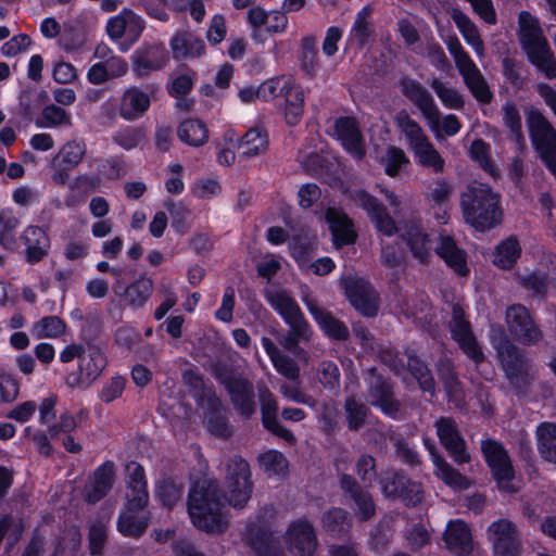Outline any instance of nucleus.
<instances>
[{
    "instance_id": "obj_1",
    "label": "nucleus",
    "mask_w": 556,
    "mask_h": 556,
    "mask_svg": "<svg viewBox=\"0 0 556 556\" xmlns=\"http://www.w3.org/2000/svg\"><path fill=\"white\" fill-rule=\"evenodd\" d=\"M188 514L192 525L206 533H222L227 528L218 484L214 480L195 481L188 494Z\"/></svg>"
},
{
    "instance_id": "obj_2",
    "label": "nucleus",
    "mask_w": 556,
    "mask_h": 556,
    "mask_svg": "<svg viewBox=\"0 0 556 556\" xmlns=\"http://www.w3.org/2000/svg\"><path fill=\"white\" fill-rule=\"evenodd\" d=\"M465 222L478 231L490 230L503 220L500 193L482 182L472 181L460 193Z\"/></svg>"
},
{
    "instance_id": "obj_3",
    "label": "nucleus",
    "mask_w": 556,
    "mask_h": 556,
    "mask_svg": "<svg viewBox=\"0 0 556 556\" xmlns=\"http://www.w3.org/2000/svg\"><path fill=\"white\" fill-rule=\"evenodd\" d=\"M267 301L283 318L289 330L278 337L279 344L293 354L301 350L299 343L311 338V328L294 298L286 290L267 293Z\"/></svg>"
},
{
    "instance_id": "obj_4",
    "label": "nucleus",
    "mask_w": 556,
    "mask_h": 556,
    "mask_svg": "<svg viewBox=\"0 0 556 556\" xmlns=\"http://www.w3.org/2000/svg\"><path fill=\"white\" fill-rule=\"evenodd\" d=\"M491 343L509 384L518 393L522 392L534 379L532 361L504 331L494 333L491 337Z\"/></svg>"
},
{
    "instance_id": "obj_5",
    "label": "nucleus",
    "mask_w": 556,
    "mask_h": 556,
    "mask_svg": "<svg viewBox=\"0 0 556 556\" xmlns=\"http://www.w3.org/2000/svg\"><path fill=\"white\" fill-rule=\"evenodd\" d=\"M395 122L401 131L405 135L408 147L414 153L417 163L433 174H441L445 168V161L434 148L421 126L413 119L408 113L402 111Z\"/></svg>"
},
{
    "instance_id": "obj_6",
    "label": "nucleus",
    "mask_w": 556,
    "mask_h": 556,
    "mask_svg": "<svg viewBox=\"0 0 556 556\" xmlns=\"http://www.w3.org/2000/svg\"><path fill=\"white\" fill-rule=\"evenodd\" d=\"M445 45L454 59L455 66L463 77L465 85L472 96L481 103H490L493 96L489 85L480 70L463 48L459 39L456 36H448L445 39Z\"/></svg>"
},
{
    "instance_id": "obj_7",
    "label": "nucleus",
    "mask_w": 556,
    "mask_h": 556,
    "mask_svg": "<svg viewBox=\"0 0 556 556\" xmlns=\"http://www.w3.org/2000/svg\"><path fill=\"white\" fill-rule=\"evenodd\" d=\"M399 88L401 93L420 111L435 138H440L441 113L428 89L421 83L408 76L399 80Z\"/></svg>"
},
{
    "instance_id": "obj_8",
    "label": "nucleus",
    "mask_w": 556,
    "mask_h": 556,
    "mask_svg": "<svg viewBox=\"0 0 556 556\" xmlns=\"http://www.w3.org/2000/svg\"><path fill=\"white\" fill-rule=\"evenodd\" d=\"M505 321L511 338L522 345H536L544 338L543 330L522 304L509 305L505 312Z\"/></svg>"
},
{
    "instance_id": "obj_9",
    "label": "nucleus",
    "mask_w": 556,
    "mask_h": 556,
    "mask_svg": "<svg viewBox=\"0 0 556 556\" xmlns=\"http://www.w3.org/2000/svg\"><path fill=\"white\" fill-rule=\"evenodd\" d=\"M108 362L102 349L94 344H87L78 359V370L66 377V384L74 389H87L102 374Z\"/></svg>"
},
{
    "instance_id": "obj_10",
    "label": "nucleus",
    "mask_w": 556,
    "mask_h": 556,
    "mask_svg": "<svg viewBox=\"0 0 556 556\" xmlns=\"http://www.w3.org/2000/svg\"><path fill=\"white\" fill-rule=\"evenodd\" d=\"M339 485L358 521H369L376 516L377 505L372 494L361 485L355 477L340 473Z\"/></svg>"
},
{
    "instance_id": "obj_11",
    "label": "nucleus",
    "mask_w": 556,
    "mask_h": 556,
    "mask_svg": "<svg viewBox=\"0 0 556 556\" xmlns=\"http://www.w3.org/2000/svg\"><path fill=\"white\" fill-rule=\"evenodd\" d=\"M366 383V401L371 406L380 408L383 414L394 417L401 408V403L395 397L394 386L391 380L379 375L376 368H370Z\"/></svg>"
},
{
    "instance_id": "obj_12",
    "label": "nucleus",
    "mask_w": 556,
    "mask_h": 556,
    "mask_svg": "<svg viewBox=\"0 0 556 556\" xmlns=\"http://www.w3.org/2000/svg\"><path fill=\"white\" fill-rule=\"evenodd\" d=\"M495 556H519L521 549L520 533L509 519L493 521L486 530Z\"/></svg>"
},
{
    "instance_id": "obj_13",
    "label": "nucleus",
    "mask_w": 556,
    "mask_h": 556,
    "mask_svg": "<svg viewBox=\"0 0 556 556\" xmlns=\"http://www.w3.org/2000/svg\"><path fill=\"white\" fill-rule=\"evenodd\" d=\"M262 526L257 531L254 528L249 529L250 545L256 556H286L278 538L266 527L275 518V509L271 505H266L260 510Z\"/></svg>"
},
{
    "instance_id": "obj_14",
    "label": "nucleus",
    "mask_w": 556,
    "mask_h": 556,
    "mask_svg": "<svg viewBox=\"0 0 556 556\" xmlns=\"http://www.w3.org/2000/svg\"><path fill=\"white\" fill-rule=\"evenodd\" d=\"M450 329L454 340L457 341L463 352L476 364L484 361L485 356L478 344L469 321L465 319V312L459 304L452 306V319Z\"/></svg>"
},
{
    "instance_id": "obj_15",
    "label": "nucleus",
    "mask_w": 556,
    "mask_h": 556,
    "mask_svg": "<svg viewBox=\"0 0 556 556\" xmlns=\"http://www.w3.org/2000/svg\"><path fill=\"white\" fill-rule=\"evenodd\" d=\"M285 541L288 548L299 556H313L318 546L315 527L306 517H301L289 525Z\"/></svg>"
},
{
    "instance_id": "obj_16",
    "label": "nucleus",
    "mask_w": 556,
    "mask_h": 556,
    "mask_svg": "<svg viewBox=\"0 0 556 556\" xmlns=\"http://www.w3.org/2000/svg\"><path fill=\"white\" fill-rule=\"evenodd\" d=\"M345 294L356 311L366 317H374L378 312V293L371 285L361 278L346 277L342 280Z\"/></svg>"
},
{
    "instance_id": "obj_17",
    "label": "nucleus",
    "mask_w": 556,
    "mask_h": 556,
    "mask_svg": "<svg viewBox=\"0 0 556 556\" xmlns=\"http://www.w3.org/2000/svg\"><path fill=\"white\" fill-rule=\"evenodd\" d=\"M435 428L440 443L447 451L452 459L456 464L468 463L470 455L456 421L451 417H441L435 421Z\"/></svg>"
},
{
    "instance_id": "obj_18",
    "label": "nucleus",
    "mask_w": 556,
    "mask_h": 556,
    "mask_svg": "<svg viewBox=\"0 0 556 556\" xmlns=\"http://www.w3.org/2000/svg\"><path fill=\"white\" fill-rule=\"evenodd\" d=\"M131 60L132 72L141 78L163 68L168 61V53L163 43H144L134 52Z\"/></svg>"
},
{
    "instance_id": "obj_19",
    "label": "nucleus",
    "mask_w": 556,
    "mask_h": 556,
    "mask_svg": "<svg viewBox=\"0 0 556 556\" xmlns=\"http://www.w3.org/2000/svg\"><path fill=\"white\" fill-rule=\"evenodd\" d=\"M260 404L264 428L287 443L294 444L295 437L289 429L283 427L278 419V403L276 397L265 387L260 390Z\"/></svg>"
},
{
    "instance_id": "obj_20",
    "label": "nucleus",
    "mask_w": 556,
    "mask_h": 556,
    "mask_svg": "<svg viewBox=\"0 0 556 556\" xmlns=\"http://www.w3.org/2000/svg\"><path fill=\"white\" fill-rule=\"evenodd\" d=\"M481 452L498 481H509L514 478V469L504 445L493 439L481 442Z\"/></svg>"
},
{
    "instance_id": "obj_21",
    "label": "nucleus",
    "mask_w": 556,
    "mask_h": 556,
    "mask_svg": "<svg viewBox=\"0 0 556 556\" xmlns=\"http://www.w3.org/2000/svg\"><path fill=\"white\" fill-rule=\"evenodd\" d=\"M355 200L367 212L379 232L391 237L397 231L394 219L377 198L365 190H359L355 193Z\"/></svg>"
},
{
    "instance_id": "obj_22",
    "label": "nucleus",
    "mask_w": 556,
    "mask_h": 556,
    "mask_svg": "<svg viewBox=\"0 0 556 556\" xmlns=\"http://www.w3.org/2000/svg\"><path fill=\"white\" fill-rule=\"evenodd\" d=\"M333 127L334 134L344 149L356 160H362L366 154V149L356 119L350 116L339 117Z\"/></svg>"
},
{
    "instance_id": "obj_23",
    "label": "nucleus",
    "mask_w": 556,
    "mask_h": 556,
    "mask_svg": "<svg viewBox=\"0 0 556 556\" xmlns=\"http://www.w3.org/2000/svg\"><path fill=\"white\" fill-rule=\"evenodd\" d=\"M326 222L332 235L333 244L337 248L353 244L357 239L354 224L348 214L337 207H328L325 212Z\"/></svg>"
},
{
    "instance_id": "obj_24",
    "label": "nucleus",
    "mask_w": 556,
    "mask_h": 556,
    "mask_svg": "<svg viewBox=\"0 0 556 556\" xmlns=\"http://www.w3.org/2000/svg\"><path fill=\"white\" fill-rule=\"evenodd\" d=\"M115 479V466L113 462H105L96 469L89 483L85 486L84 500L89 504L101 501L113 488Z\"/></svg>"
},
{
    "instance_id": "obj_25",
    "label": "nucleus",
    "mask_w": 556,
    "mask_h": 556,
    "mask_svg": "<svg viewBox=\"0 0 556 556\" xmlns=\"http://www.w3.org/2000/svg\"><path fill=\"white\" fill-rule=\"evenodd\" d=\"M303 302L316 323L328 337L342 341L349 338L348 327L341 320L337 319L330 312L320 307L317 301L309 294H305L303 296Z\"/></svg>"
},
{
    "instance_id": "obj_26",
    "label": "nucleus",
    "mask_w": 556,
    "mask_h": 556,
    "mask_svg": "<svg viewBox=\"0 0 556 556\" xmlns=\"http://www.w3.org/2000/svg\"><path fill=\"white\" fill-rule=\"evenodd\" d=\"M21 240L25 245V261L28 264H37L48 256L50 238L41 227H26L21 236Z\"/></svg>"
},
{
    "instance_id": "obj_27",
    "label": "nucleus",
    "mask_w": 556,
    "mask_h": 556,
    "mask_svg": "<svg viewBox=\"0 0 556 556\" xmlns=\"http://www.w3.org/2000/svg\"><path fill=\"white\" fill-rule=\"evenodd\" d=\"M151 104L150 96L139 87L127 88L119 101L118 113L122 118L128 122L142 117Z\"/></svg>"
},
{
    "instance_id": "obj_28",
    "label": "nucleus",
    "mask_w": 556,
    "mask_h": 556,
    "mask_svg": "<svg viewBox=\"0 0 556 556\" xmlns=\"http://www.w3.org/2000/svg\"><path fill=\"white\" fill-rule=\"evenodd\" d=\"M519 42L526 53L548 43L543 35L539 20L528 11L518 14Z\"/></svg>"
},
{
    "instance_id": "obj_29",
    "label": "nucleus",
    "mask_w": 556,
    "mask_h": 556,
    "mask_svg": "<svg viewBox=\"0 0 556 556\" xmlns=\"http://www.w3.org/2000/svg\"><path fill=\"white\" fill-rule=\"evenodd\" d=\"M443 539L446 547L456 556H469L473 549L471 532L462 520L450 521Z\"/></svg>"
},
{
    "instance_id": "obj_30",
    "label": "nucleus",
    "mask_w": 556,
    "mask_h": 556,
    "mask_svg": "<svg viewBox=\"0 0 556 556\" xmlns=\"http://www.w3.org/2000/svg\"><path fill=\"white\" fill-rule=\"evenodd\" d=\"M402 239L407 243L415 258L427 263L431 256L428 235L417 220L406 222L403 226Z\"/></svg>"
},
{
    "instance_id": "obj_31",
    "label": "nucleus",
    "mask_w": 556,
    "mask_h": 556,
    "mask_svg": "<svg viewBox=\"0 0 556 556\" xmlns=\"http://www.w3.org/2000/svg\"><path fill=\"white\" fill-rule=\"evenodd\" d=\"M435 253L451 267L457 275L466 276L469 271L466 262V252L460 249L456 241L448 235H440Z\"/></svg>"
},
{
    "instance_id": "obj_32",
    "label": "nucleus",
    "mask_w": 556,
    "mask_h": 556,
    "mask_svg": "<svg viewBox=\"0 0 556 556\" xmlns=\"http://www.w3.org/2000/svg\"><path fill=\"white\" fill-rule=\"evenodd\" d=\"M243 477V459L235 456L226 465L225 496L233 507H243V496L240 489V481Z\"/></svg>"
},
{
    "instance_id": "obj_33",
    "label": "nucleus",
    "mask_w": 556,
    "mask_h": 556,
    "mask_svg": "<svg viewBox=\"0 0 556 556\" xmlns=\"http://www.w3.org/2000/svg\"><path fill=\"white\" fill-rule=\"evenodd\" d=\"M432 462L435 466V475L443 480V482L452 488L465 490L469 486L468 479L459 471L454 469L437 451L435 446L428 440L425 441Z\"/></svg>"
},
{
    "instance_id": "obj_34",
    "label": "nucleus",
    "mask_w": 556,
    "mask_h": 556,
    "mask_svg": "<svg viewBox=\"0 0 556 556\" xmlns=\"http://www.w3.org/2000/svg\"><path fill=\"white\" fill-rule=\"evenodd\" d=\"M323 530L332 538L346 535L352 528V517L342 507H331L320 518Z\"/></svg>"
},
{
    "instance_id": "obj_35",
    "label": "nucleus",
    "mask_w": 556,
    "mask_h": 556,
    "mask_svg": "<svg viewBox=\"0 0 556 556\" xmlns=\"http://www.w3.org/2000/svg\"><path fill=\"white\" fill-rule=\"evenodd\" d=\"M170 48L175 59L199 56L204 52V42L190 31H179L170 39Z\"/></svg>"
},
{
    "instance_id": "obj_36",
    "label": "nucleus",
    "mask_w": 556,
    "mask_h": 556,
    "mask_svg": "<svg viewBox=\"0 0 556 556\" xmlns=\"http://www.w3.org/2000/svg\"><path fill=\"white\" fill-rule=\"evenodd\" d=\"M142 20L130 10H123L118 15L109 20L106 31L112 39L122 38L127 30L138 36L143 30Z\"/></svg>"
},
{
    "instance_id": "obj_37",
    "label": "nucleus",
    "mask_w": 556,
    "mask_h": 556,
    "mask_svg": "<svg viewBox=\"0 0 556 556\" xmlns=\"http://www.w3.org/2000/svg\"><path fill=\"white\" fill-rule=\"evenodd\" d=\"M281 96L285 98V117L289 125L300 123L304 112V91L301 86L295 85L291 79Z\"/></svg>"
},
{
    "instance_id": "obj_38",
    "label": "nucleus",
    "mask_w": 556,
    "mask_h": 556,
    "mask_svg": "<svg viewBox=\"0 0 556 556\" xmlns=\"http://www.w3.org/2000/svg\"><path fill=\"white\" fill-rule=\"evenodd\" d=\"M451 16L467 43L473 48L479 58H483L484 43L475 23L459 9H454Z\"/></svg>"
},
{
    "instance_id": "obj_39",
    "label": "nucleus",
    "mask_w": 556,
    "mask_h": 556,
    "mask_svg": "<svg viewBox=\"0 0 556 556\" xmlns=\"http://www.w3.org/2000/svg\"><path fill=\"white\" fill-rule=\"evenodd\" d=\"M437 370L448 400L456 404L463 403L465 400L464 390L452 363L448 359H440L437 365Z\"/></svg>"
},
{
    "instance_id": "obj_40",
    "label": "nucleus",
    "mask_w": 556,
    "mask_h": 556,
    "mask_svg": "<svg viewBox=\"0 0 556 556\" xmlns=\"http://www.w3.org/2000/svg\"><path fill=\"white\" fill-rule=\"evenodd\" d=\"M138 511H128L123 508L117 520V530L124 536L140 538L149 527L150 513L142 511L141 515H136Z\"/></svg>"
},
{
    "instance_id": "obj_41",
    "label": "nucleus",
    "mask_w": 556,
    "mask_h": 556,
    "mask_svg": "<svg viewBox=\"0 0 556 556\" xmlns=\"http://www.w3.org/2000/svg\"><path fill=\"white\" fill-rule=\"evenodd\" d=\"M535 437L541 457L548 463L556 464V424H540Z\"/></svg>"
},
{
    "instance_id": "obj_42",
    "label": "nucleus",
    "mask_w": 556,
    "mask_h": 556,
    "mask_svg": "<svg viewBox=\"0 0 556 556\" xmlns=\"http://www.w3.org/2000/svg\"><path fill=\"white\" fill-rule=\"evenodd\" d=\"M300 68L308 78H314L319 66L317 41L314 36H305L301 40L299 51Z\"/></svg>"
},
{
    "instance_id": "obj_43",
    "label": "nucleus",
    "mask_w": 556,
    "mask_h": 556,
    "mask_svg": "<svg viewBox=\"0 0 556 556\" xmlns=\"http://www.w3.org/2000/svg\"><path fill=\"white\" fill-rule=\"evenodd\" d=\"M153 281L147 277H140L124 290V298L128 306L131 308H140L142 307L153 292Z\"/></svg>"
},
{
    "instance_id": "obj_44",
    "label": "nucleus",
    "mask_w": 556,
    "mask_h": 556,
    "mask_svg": "<svg viewBox=\"0 0 556 556\" xmlns=\"http://www.w3.org/2000/svg\"><path fill=\"white\" fill-rule=\"evenodd\" d=\"M177 135L185 143L200 147L207 141L208 130L203 122L199 119H187L179 125Z\"/></svg>"
},
{
    "instance_id": "obj_45",
    "label": "nucleus",
    "mask_w": 556,
    "mask_h": 556,
    "mask_svg": "<svg viewBox=\"0 0 556 556\" xmlns=\"http://www.w3.org/2000/svg\"><path fill=\"white\" fill-rule=\"evenodd\" d=\"M247 7H252L247 13L249 25L252 28L251 37L255 42L263 43L268 35L267 26L265 27L268 14L264 9L255 7V0H245Z\"/></svg>"
},
{
    "instance_id": "obj_46",
    "label": "nucleus",
    "mask_w": 556,
    "mask_h": 556,
    "mask_svg": "<svg viewBox=\"0 0 556 556\" xmlns=\"http://www.w3.org/2000/svg\"><path fill=\"white\" fill-rule=\"evenodd\" d=\"M289 79L286 77L271 78L261 84L256 89L253 87L245 88V101L254 99L268 101L277 96H281L289 84Z\"/></svg>"
},
{
    "instance_id": "obj_47",
    "label": "nucleus",
    "mask_w": 556,
    "mask_h": 556,
    "mask_svg": "<svg viewBox=\"0 0 556 556\" xmlns=\"http://www.w3.org/2000/svg\"><path fill=\"white\" fill-rule=\"evenodd\" d=\"M520 252L518 239L510 236L496 247L493 263L503 269H509L516 264Z\"/></svg>"
},
{
    "instance_id": "obj_48",
    "label": "nucleus",
    "mask_w": 556,
    "mask_h": 556,
    "mask_svg": "<svg viewBox=\"0 0 556 556\" xmlns=\"http://www.w3.org/2000/svg\"><path fill=\"white\" fill-rule=\"evenodd\" d=\"M66 324L59 316H45L36 321L30 329L36 339L60 338L66 332Z\"/></svg>"
},
{
    "instance_id": "obj_49",
    "label": "nucleus",
    "mask_w": 556,
    "mask_h": 556,
    "mask_svg": "<svg viewBox=\"0 0 556 556\" xmlns=\"http://www.w3.org/2000/svg\"><path fill=\"white\" fill-rule=\"evenodd\" d=\"M258 466L267 477L285 476L288 471V460L281 452L269 450L258 455Z\"/></svg>"
},
{
    "instance_id": "obj_50",
    "label": "nucleus",
    "mask_w": 556,
    "mask_h": 556,
    "mask_svg": "<svg viewBox=\"0 0 556 556\" xmlns=\"http://www.w3.org/2000/svg\"><path fill=\"white\" fill-rule=\"evenodd\" d=\"M530 62L548 79L556 78V58L548 43L527 53Z\"/></svg>"
},
{
    "instance_id": "obj_51",
    "label": "nucleus",
    "mask_w": 556,
    "mask_h": 556,
    "mask_svg": "<svg viewBox=\"0 0 556 556\" xmlns=\"http://www.w3.org/2000/svg\"><path fill=\"white\" fill-rule=\"evenodd\" d=\"M268 147V134L261 125L250 127L249 130L245 131V157L265 154Z\"/></svg>"
},
{
    "instance_id": "obj_52",
    "label": "nucleus",
    "mask_w": 556,
    "mask_h": 556,
    "mask_svg": "<svg viewBox=\"0 0 556 556\" xmlns=\"http://www.w3.org/2000/svg\"><path fill=\"white\" fill-rule=\"evenodd\" d=\"M504 125L509 129L510 138L517 142L518 146H525V136L522 131L521 115L517 105L514 102H506L502 108Z\"/></svg>"
},
{
    "instance_id": "obj_53",
    "label": "nucleus",
    "mask_w": 556,
    "mask_h": 556,
    "mask_svg": "<svg viewBox=\"0 0 556 556\" xmlns=\"http://www.w3.org/2000/svg\"><path fill=\"white\" fill-rule=\"evenodd\" d=\"M370 13V7L363 8L357 13L356 20L351 29L350 41L352 45H356L358 48H363L367 43L370 35L372 34V28L369 22Z\"/></svg>"
},
{
    "instance_id": "obj_54",
    "label": "nucleus",
    "mask_w": 556,
    "mask_h": 556,
    "mask_svg": "<svg viewBox=\"0 0 556 556\" xmlns=\"http://www.w3.org/2000/svg\"><path fill=\"white\" fill-rule=\"evenodd\" d=\"M216 377L225 384L238 412L243 414V380L226 369L215 368Z\"/></svg>"
},
{
    "instance_id": "obj_55",
    "label": "nucleus",
    "mask_w": 556,
    "mask_h": 556,
    "mask_svg": "<svg viewBox=\"0 0 556 556\" xmlns=\"http://www.w3.org/2000/svg\"><path fill=\"white\" fill-rule=\"evenodd\" d=\"M407 367L417 379L422 391L429 392L432 396L435 393V381L427 365L415 355L407 356Z\"/></svg>"
},
{
    "instance_id": "obj_56",
    "label": "nucleus",
    "mask_w": 556,
    "mask_h": 556,
    "mask_svg": "<svg viewBox=\"0 0 556 556\" xmlns=\"http://www.w3.org/2000/svg\"><path fill=\"white\" fill-rule=\"evenodd\" d=\"M389 439L394 446V453L397 459L409 467H418L421 465V458L418 452L405 438L396 433H390Z\"/></svg>"
},
{
    "instance_id": "obj_57",
    "label": "nucleus",
    "mask_w": 556,
    "mask_h": 556,
    "mask_svg": "<svg viewBox=\"0 0 556 556\" xmlns=\"http://www.w3.org/2000/svg\"><path fill=\"white\" fill-rule=\"evenodd\" d=\"M430 87L446 108L453 110H462L464 108V96L457 89L447 87L439 78H432Z\"/></svg>"
},
{
    "instance_id": "obj_58",
    "label": "nucleus",
    "mask_w": 556,
    "mask_h": 556,
    "mask_svg": "<svg viewBox=\"0 0 556 556\" xmlns=\"http://www.w3.org/2000/svg\"><path fill=\"white\" fill-rule=\"evenodd\" d=\"M344 409L349 429L353 431L359 430L366 422L369 413L368 407L362 401L350 396L344 402Z\"/></svg>"
},
{
    "instance_id": "obj_59",
    "label": "nucleus",
    "mask_w": 556,
    "mask_h": 556,
    "mask_svg": "<svg viewBox=\"0 0 556 556\" xmlns=\"http://www.w3.org/2000/svg\"><path fill=\"white\" fill-rule=\"evenodd\" d=\"M20 222L10 210H2L0 212V244L13 251L16 248V239L14 230Z\"/></svg>"
},
{
    "instance_id": "obj_60",
    "label": "nucleus",
    "mask_w": 556,
    "mask_h": 556,
    "mask_svg": "<svg viewBox=\"0 0 556 556\" xmlns=\"http://www.w3.org/2000/svg\"><path fill=\"white\" fill-rule=\"evenodd\" d=\"M279 393L287 400L299 403L306 404L312 407L316 405V400L306 394L301 389V377L296 379H286L279 383Z\"/></svg>"
},
{
    "instance_id": "obj_61",
    "label": "nucleus",
    "mask_w": 556,
    "mask_h": 556,
    "mask_svg": "<svg viewBox=\"0 0 556 556\" xmlns=\"http://www.w3.org/2000/svg\"><path fill=\"white\" fill-rule=\"evenodd\" d=\"M155 494L164 506L172 508L181 500L184 486L173 479L166 478L157 483Z\"/></svg>"
},
{
    "instance_id": "obj_62",
    "label": "nucleus",
    "mask_w": 556,
    "mask_h": 556,
    "mask_svg": "<svg viewBox=\"0 0 556 556\" xmlns=\"http://www.w3.org/2000/svg\"><path fill=\"white\" fill-rule=\"evenodd\" d=\"M408 478L403 470L387 471L380 479L383 495L392 498L397 497L407 483Z\"/></svg>"
},
{
    "instance_id": "obj_63",
    "label": "nucleus",
    "mask_w": 556,
    "mask_h": 556,
    "mask_svg": "<svg viewBox=\"0 0 556 556\" xmlns=\"http://www.w3.org/2000/svg\"><path fill=\"white\" fill-rule=\"evenodd\" d=\"M381 163L384 165L386 174L395 177L399 175L401 167L409 163V160L401 148L390 146L381 159Z\"/></svg>"
},
{
    "instance_id": "obj_64",
    "label": "nucleus",
    "mask_w": 556,
    "mask_h": 556,
    "mask_svg": "<svg viewBox=\"0 0 556 556\" xmlns=\"http://www.w3.org/2000/svg\"><path fill=\"white\" fill-rule=\"evenodd\" d=\"M518 283L525 289L532 291L533 295L544 296L548 289V277L542 271H532L526 275H518Z\"/></svg>"
}]
</instances>
